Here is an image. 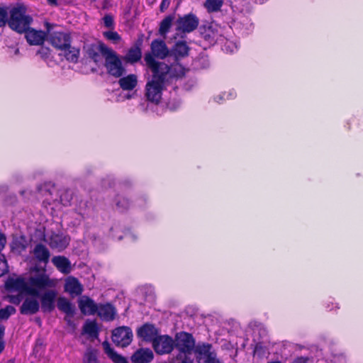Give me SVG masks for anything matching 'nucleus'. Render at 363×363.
Instances as JSON below:
<instances>
[{
  "label": "nucleus",
  "instance_id": "obj_9",
  "mask_svg": "<svg viewBox=\"0 0 363 363\" xmlns=\"http://www.w3.org/2000/svg\"><path fill=\"white\" fill-rule=\"evenodd\" d=\"M152 346L157 353L160 354H168L172 351L174 341L168 335H160L154 340Z\"/></svg>",
  "mask_w": 363,
  "mask_h": 363
},
{
  "label": "nucleus",
  "instance_id": "obj_46",
  "mask_svg": "<svg viewBox=\"0 0 363 363\" xmlns=\"http://www.w3.org/2000/svg\"><path fill=\"white\" fill-rule=\"evenodd\" d=\"M125 238L131 240H135L136 239V235H133L132 233H125Z\"/></svg>",
  "mask_w": 363,
  "mask_h": 363
},
{
  "label": "nucleus",
  "instance_id": "obj_37",
  "mask_svg": "<svg viewBox=\"0 0 363 363\" xmlns=\"http://www.w3.org/2000/svg\"><path fill=\"white\" fill-rule=\"evenodd\" d=\"M8 18L7 11L0 7V27L6 24Z\"/></svg>",
  "mask_w": 363,
  "mask_h": 363
},
{
  "label": "nucleus",
  "instance_id": "obj_38",
  "mask_svg": "<svg viewBox=\"0 0 363 363\" xmlns=\"http://www.w3.org/2000/svg\"><path fill=\"white\" fill-rule=\"evenodd\" d=\"M104 23L107 28H111L113 26V18L111 15H106L104 18Z\"/></svg>",
  "mask_w": 363,
  "mask_h": 363
},
{
  "label": "nucleus",
  "instance_id": "obj_51",
  "mask_svg": "<svg viewBox=\"0 0 363 363\" xmlns=\"http://www.w3.org/2000/svg\"><path fill=\"white\" fill-rule=\"evenodd\" d=\"M57 0H48V2L51 5H57Z\"/></svg>",
  "mask_w": 363,
  "mask_h": 363
},
{
  "label": "nucleus",
  "instance_id": "obj_25",
  "mask_svg": "<svg viewBox=\"0 0 363 363\" xmlns=\"http://www.w3.org/2000/svg\"><path fill=\"white\" fill-rule=\"evenodd\" d=\"M102 345L105 353L114 363H128L124 357L118 354L113 348L111 347V345L108 342H103Z\"/></svg>",
  "mask_w": 363,
  "mask_h": 363
},
{
  "label": "nucleus",
  "instance_id": "obj_12",
  "mask_svg": "<svg viewBox=\"0 0 363 363\" xmlns=\"http://www.w3.org/2000/svg\"><path fill=\"white\" fill-rule=\"evenodd\" d=\"M78 306L81 312L86 315H94L98 310V305L87 296H82L78 299Z\"/></svg>",
  "mask_w": 363,
  "mask_h": 363
},
{
  "label": "nucleus",
  "instance_id": "obj_18",
  "mask_svg": "<svg viewBox=\"0 0 363 363\" xmlns=\"http://www.w3.org/2000/svg\"><path fill=\"white\" fill-rule=\"evenodd\" d=\"M154 357L153 352L150 349H139L131 357L133 363H149Z\"/></svg>",
  "mask_w": 363,
  "mask_h": 363
},
{
  "label": "nucleus",
  "instance_id": "obj_17",
  "mask_svg": "<svg viewBox=\"0 0 363 363\" xmlns=\"http://www.w3.org/2000/svg\"><path fill=\"white\" fill-rule=\"evenodd\" d=\"M169 53V50L163 40H155L151 43V53L152 57L160 59L165 58Z\"/></svg>",
  "mask_w": 363,
  "mask_h": 363
},
{
  "label": "nucleus",
  "instance_id": "obj_49",
  "mask_svg": "<svg viewBox=\"0 0 363 363\" xmlns=\"http://www.w3.org/2000/svg\"><path fill=\"white\" fill-rule=\"evenodd\" d=\"M135 94L133 93V94H126L125 96H124V99H130L131 98H133Z\"/></svg>",
  "mask_w": 363,
  "mask_h": 363
},
{
  "label": "nucleus",
  "instance_id": "obj_34",
  "mask_svg": "<svg viewBox=\"0 0 363 363\" xmlns=\"http://www.w3.org/2000/svg\"><path fill=\"white\" fill-rule=\"evenodd\" d=\"M16 312V309L12 306H7L4 308L0 309V319L4 320Z\"/></svg>",
  "mask_w": 363,
  "mask_h": 363
},
{
  "label": "nucleus",
  "instance_id": "obj_50",
  "mask_svg": "<svg viewBox=\"0 0 363 363\" xmlns=\"http://www.w3.org/2000/svg\"><path fill=\"white\" fill-rule=\"evenodd\" d=\"M181 363H193V361L190 358L185 357Z\"/></svg>",
  "mask_w": 363,
  "mask_h": 363
},
{
  "label": "nucleus",
  "instance_id": "obj_23",
  "mask_svg": "<svg viewBox=\"0 0 363 363\" xmlns=\"http://www.w3.org/2000/svg\"><path fill=\"white\" fill-rule=\"evenodd\" d=\"M211 346L209 344H203L196 347V358L199 363H205V360L209 359L214 354L213 352H211Z\"/></svg>",
  "mask_w": 363,
  "mask_h": 363
},
{
  "label": "nucleus",
  "instance_id": "obj_35",
  "mask_svg": "<svg viewBox=\"0 0 363 363\" xmlns=\"http://www.w3.org/2000/svg\"><path fill=\"white\" fill-rule=\"evenodd\" d=\"M104 35L106 39L112 41L114 43H117L121 40L120 35L116 31L110 30L104 32Z\"/></svg>",
  "mask_w": 363,
  "mask_h": 363
},
{
  "label": "nucleus",
  "instance_id": "obj_7",
  "mask_svg": "<svg viewBox=\"0 0 363 363\" xmlns=\"http://www.w3.org/2000/svg\"><path fill=\"white\" fill-rule=\"evenodd\" d=\"M133 333L128 327H119L112 333V340L118 346L126 347L132 341Z\"/></svg>",
  "mask_w": 363,
  "mask_h": 363
},
{
  "label": "nucleus",
  "instance_id": "obj_15",
  "mask_svg": "<svg viewBox=\"0 0 363 363\" xmlns=\"http://www.w3.org/2000/svg\"><path fill=\"white\" fill-rule=\"evenodd\" d=\"M50 43L54 47L62 51L70 43V36L65 33L56 32L51 36Z\"/></svg>",
  "mask_w": 363,
  "mask_h": 363
},
{
  "label": "nucleus",
  "instance_id": "obj_44",
  "mask_svg": "<svg viewBox=\"0 0 363 363\" xmlns=\"http://www.w3.org/2000/svg\"><path fill=\"white\" fill-rule=\"evenodd\" d=\"M5 244H6V238L3 234L0 233V251L3 250Z\"/></svg>",
  "mask_w": 363,
  "mask_h": 363
},
{
  "label": "nucleus",
  "instance_id": "obj_29",
  "mask_svg": "<svg viewBox=\"0 0 363 363\" xmlns=\"http://www.w3.org/2000/svg\"><path fill=\"white\" fill-rule=\"evenodd\" d=\"M142 57L141 50L138 47L130 48L125 57V60L130 63H135Z\"/></svg>",
  "mask_w": 363,
  "mask_h": 363
},
{
  "label": "nucleus",
  "instance_id": "obj_47",
  "mask_svg": "<svg viewBox=\"0 0 363 363\" xmlns=\"http://www.w3.org/2000/svg\"><path fill=\"white\" fill-rule=\"evenodd\" d=\"M180 105V102H177L176 105H174L173 103L172 102H169L168 104V107L171 109V110H175L177 107H179Z\"/></svg>",
  "mask_w": 363,
  "mask_h": 363
},
{
  "label": "nucleus",
  "instance_id": "obj_11",
  "mask_svg": "<svg viewBox=\"0 0 363 363\" xmlns=\"http://www.w3.org/2000/svg\"><path fill=\"white\" fill-rule=\"evenodd\" d=\"M84 291V286L74 277L69 276L65 279L64 291L72 297L80 296Z\"/></svg>",
  "mask_w": 363,
  "mask_h": 363
},
{
  "label": "nucleus",
  "instance_id": "obj_10",
  "mask_svg": "<svg viewBox=\"0 0 363 363\" xmlns=\"http://www.w3.org/2000/svg\"><path fill=\"white\" fill-rule=\"evenodd\" d=\"M199 23V20L194 14L189 13L177 21V30L190 33L197 28Z\"/></svg>",
  "mask_w": 363,
  "mask_h": 363
},
{
  "label": "nucleus",
  "instance_id": "obj_16",
  "mask_svg": "<svg viewBox=\"0 0 363 363\" xmlns=\"http://www.w3.org/2000/svg\"><path fill=\"white\" fill-rule=\"evenodd\" d=\"M157 328L150 324H145L138 330V336L147 342H154L157 337Z\"/></svg>",
  "mask_w": 363,
  "mask_h": 363
},
{
  "label": "nucleus",
  "instance_id": "obj_28",
  "mask_svg": "<svg viewBox=\"0 0 363 363\" xmlns=\"http://www.w3.org/2000/svg\"><path fill=\"white\" fill-rule=\"evenodd\" d=\"M65 58L70 62H75L79 56V50L75 47H72L70 43L65 49L62 50Z\"/></svg>",
  "mask_w": 363,
  "mask_h": 363
},
{
  "label": "nucleus",
  "instance_id": "obj_33",
  "mask_svg": "<svg viewBox=\"0 0 363 363\" xmlns=\"http://www.w3.org/2000/svg\"><path fill=\"white\" fill-rule=\"evenodd\" d=\"M83 363H99L96 352L87 350L84 355Z\"/></svg>",
  "mask_w": 363,
  "mask_h": 363
},
{
  "label": "nucleus",
  "instance_id": "obj_42",
  "mask_svg": "<svg viewBox=\"0 0 363 363\" xmlns=\"http://www.w3.org/2000/svg\"><path fill=\"white\" fill-rule=\"evenodd\" d=\"M205 363H222L216 358V354H213L209 359L205 360Z\"/></svg>",
  "mask_w": 363,
  "mask_h": 363
},
{
  "label": "nucleus",
  "instance_id": "obj_4",
  "mask_svg": "<svg viewBox=\"0 0 363 363\" xmlns=\"http://www.w3.org/2000/svg\"><path fill=\"white\" fill-rule=\"evenodd\" d=\"M204 38L209 41L210 43H220L223 45V50L226 52L232 53L237 50L238 45L234 41L226 40L223 43V36L218 33V29L213 25L209 26L205 31Z\"/></svg>",
  "mask_w": 363,
  "mask_h": 363
},
{
  "label": "nucleus",
  "instance_id": "obj_31",
  "mask_svg": "<svg viewBox=\"0 0 363 363\" xmlns=\"http://www.w3.org/2000/svg\"><path fill=\"white\" fill-rule=\"evenodd\" d=\"M223 0H206L205 7L208 12H216L220 9Z\"/></svg>",
  "mask_w": 363,
  "mask_h": 363
},
{
  "label": "nucleus",
  "instance_id": "obj_48",
  "mask_svg": "<svg viewBox=\"0 0 363 363\" xmlns=\"http://www.w3.org/2000/svg\"><path fill=\"white\" fill-rule=\"evenodd\" d=\"M308 360L305 358H298L296 359V363H307Z\"/></svg>",
  "mask_w": 363,
  "mask_h": 363
},
{
  "label": "nucleus",
  "instance_id": "obj_8",
  "mask_svg": "<svg viewBox=\"0 0 363 363\" xmlns=\"http://www.w3.org/2000/svg\"><path fill=\"white\" fill-rule=\"evenodd\" d=\"M111 48L103 43L91 44L86 48V53L88 57L95 63L102 60V56L105 58Z\"/></svg>",
  "mask_w": 363,
  "mask_h": 363
},
{
  "label": "nucleus",
  "instance_id": "obj_41",
  "mask_svg": "<svg viewBox=\"0 0 363 363\" xmlns=\"http://www.w3.org/2000/svg\"><path fill=\"white\" fill-rule=\"evenodd\" d=\"M4 337V328H0V354L4 349V342L3 340Z\"/></svg>",
  "mask_w": 363,
  "mask_h": 363
},
{
  "label": "nucleus",
  "instance_id": "obj_19",
  "mask_svg": "<svg viewBox=\"0 0 363 363\" xmlns=\"http://www.w3.org/2000/svg\"><path fill=\"white\" fill-rule=\"evenodd\" d=\"M39 308L40 303L35 298H26L21 307V313L26 315H32L36 313Z\"/></svg>",
  "mask_w": 363,
  "mask_h": 363
},
{
  "label": "nucleus",
  "instance_id": "obj_45",
  "mask_svg": "<svg viewBox=\"0 0 363 363\" xmlns=\"http://www.w3.org/2000/svg\"><path fill=\"white\" fill-rule=\"evenodd\" d=\"M215 99L218 101V102H220V101H223V100H226V93L224 92L221 94H219L218 96H217Z\"/></svg>",
  "mask_w": 363,
  "mask_h": 363
},
{
  "label": "nucleus",
  "instance_id": "obj_30",
  "mask_svg": "<svg viewBox=\"0 0 363 363\" xmlns=\"http://www.w3.org/2000/svg\"><path fill=\"white\" fill-rule=\"evenodd\" d=\"M83 333L89 335L90 337H96L98 335V328L95 321H86L83 327Z\"/></svg>",
  "mask_w": 363,
  "mask_h": 363
},
{
  "label": "nucleus",
  "instance_id": "obj_53",
  "mask_svg": "<svg viewBox=\"0 0 363 363\" xmlns=\"http://www.w3.org/2000/svg\"><path fill=\"white\" fill-rule=\"evenodd\" d=\"M257 1H259L260 4H262L264 1H266L267 0H257Z\"/></svg>",
  "mask_w": 363,
  "mask_h": 363
},
{
  "label": "nucleus",
  "instance_id": "obj_55",
  "mask_svg": "<svg viewBox=\"0 0 363 363\" xmlns=\"http://www.w3.org/2000/svg\"><path fill=\"white\" fill-rule=\"evenodd\" d=\"M15 53H16V54H18V49H16V50Z\"/></svg>",
  "mask_w": 363,
  "mask_h": 363
},
{
  "label": "nucleus",
  "instance_id": "obj_39",
  "mask_svg": "<svg viewBox=\"0 0 363 363\" xmlns=\"http://www.w3.org/2000/svg\"><path fill=\"white\" fill-rule=\"evenodd\" d=\"M38 54L43 58L47 59L50 56V50L47 48H41Z\"/></svg>",
  "mask_w": 363,
  "mask_h": 363
},
{
  "label": "nucleus",
  "instance_id": "obj_40",
  "mask_svg": "<svg viewBox=\"0 0 363 363\" xmlns=\"http://www.w3.org/2000/svg\"><path fill=\"white\" fill-rule=\"evenodd\" d=\"M170 4V0H162L160 4V11H164L169 6Z\"/></svg>",
  "mask_w": 363,
  "mask_h": 363
},
{
  "label": "nucleus",
  "instance_id": "obj_22",
  "mask_svg": "<svg viewBox=\"0 0 363 363\" xmlns=\"http://www.w3.org/2000/svg\"><path fill=\"white\" fill-rule=\"evenodd\" d=\"M98 315L104 320H112L116 315V310L111 304L99 305L96 311Z\"/></svg>",
  "mask_w": 363,
  "mask_h": 363
},
{
  "label": "nucleus",
  "instance_id": "obj_54",
  "mask_svg": "<svg viewBox=\"0 0 363 363\" xmlns=\"http://www.w3.org/2000/svg\"><path fill=\"white\" fill-rule=\"evenodd\" d=\"M268 363H281V362H279V361H277V362H268Z\"/></svg>",
  "mask_w": 363,
  "mask_h": 363
},
{
  "label": "nucleus",
  "instance_id": "obj_2",
  "mask_svg": "<svg viewBox=\"0 0 363 363\" xmlns=\"http://www.w3.org/2000/svg\"><path fill=\"white\" fill-rule=\"evenodd\" d=\"M58 281L56 279H51L45 274H39L30 277L28 281L23 278H16L11 279L8 283V286L28 295L40 298L41 308L44 312H51L55 308V303L57 296V292L55 289L45 290L47 288H55Z\"/></svg>",
  "mask_w": 363,
  "mask_h": 363
},
{
  "label": "nucleus",
  "instance_id": "obj_24",
  "mask_svg": "<svg viewBox=\"0 0 363 363\" xmlns=\"http://www.w3.org/2000/svg\"><path fill=\"white\" fill-rule=\"evenodd\" d=\"M57 306L60 311L67 316L72 317L74 313V306L65 297H59L57 300Z\"/></svg>",
  "mask_w": 363,
  "mask_h": 363
},
{
  "label": "nucleus",
  "instance_id": "obj_5",
  "mask_svg": "<svg viewBox=\"0 0 363 363\" xmlns=\"http://www.w3.org/2000/svg\"><path fill=\"white\" fill-rule=\"evenodd\" d=\"M105 67L107 72L115 77H120L125 72L121 58L112 49H110L105 57Z\"/></svg>",
  "mask_w": 363,
  "mask_h": 363
},
{
  "label": "nucleus",
  "instance_id": "obj_21",
  "mask_svg": "<svg viewBox=\"0 0 363 363\" xmlns=\"http://www.w3.org/2000/svg\"><path fill=\"white\" fill-rule=\"evenodd\" d=\"M138 77L134 74H130L125 77H121L118 84L123 90H133L138 85Z\"/></svg>",
  "mask_w": 363,
  "mask_h": 363
},
{
  "label": "nucleus",
  "instance_id": "obj_27",
  "mask_svg": "<svg viewBox=\"0 0 363 363\" xmlns=\"http://www.w3.org/2000/svg\"><path fill=\"white\" fill-rule=\"evenodd\" d=\"M189 46L183 40L177 42L172 52L176 57H184L189 53Z\"/></svg>",
  "mask_w": 363,
  "mask_h": 363
},
{
  "label": "nucleus",
  "instance_id": "obj_56",
  "mask_svg": "<svg viewBox=\"0 0 363 363\" xmlns=\"http://www.w3.org/2000/svg\"><path fill=\"white\" fill-rule=\"evenodd\" d=\"M61 201L63 202V196H61Z\"/></svg>",
  "mask_w": 363,
  "mask_h": 363
},
{
  "label": "nucleus",
  "instance_id": "obj_36",
  "mask_svg": "<svg viewBox=\"0 0 363 363\" xmlns=\"http://www.w3.org/2000/svg\"><path fill=\"white\" fill-rule=\"evenodd\" d=\"M7 271L8 265L5 257L3 255H0V277L5 274Z\"/></svg>",
  "mask_w": 363,
  "mask_h": 363
},
{
  "label": "nucleus",
  "instance_id": "obj_13",
  "mask_svg": "<svg viewBox=\"0 0 363 363\" xmlns=\"http://www.w3.org/2000/svg\"><path fill=\"white\" fill-rule=\"evenodd\" d=\"M48 242L52 248L61 251L69 245V238L62 233H53L48 239Z\"/></svg>",
  "mask_w": 363,
  "mask_h": 363
},
{
  "label": "nucleus",
  "instance_id": "obj_1",
  "mask_svg": "<svg viewBox=\"0 0 363 363\" xmlns=\"http://www.w3.org/2000/svg\"><path fill=\"white\" fill-rule=\"evenodd\" d=\"M144 60L152 72L151 79L146 83L145 96L147 101L158 104L162 99L163 91L169 84L182 77L185 74V69L179 63L169 66L164 62H158L150 54H146Z\"/></svg>",
  "mask_w": 363,
  "mask_h": 363
},
{
  "label": "nucleus",
  "instance_id": "obj_20",
  "mask_svg": "<svg viewBox=\"0 0 363 363\" xmlns=\"http://www.w3.org/2000/svg\"><path fill=\"white\" fill-rule=\"evenodd\" d=\"M52 262L62 274H67L72 271L71 263L65 257L55 256L52 257Z\"/></svg>",
  "mask_w": 363,
  "mask_h": 363
},
{
  "label": "nucleus",
  "instance_id": "obj_14",
  "mask_svg": "<svg viewBox=\"0 0 363 363\" xmlns=\"http://www.w3.org/2000/svg\"><path fill=\"white\" fill-rule=\"evenodd\" d=\"M23 33H25L26 38L30 45H41L47 36L45 32L30 28V26Z\"/></svg>",
  "mask_w": 363,
  "mask_h": 363
},
{
  "label": "nucleus",
  "instance_id": "obj_26",
  "mask_svg": "<svg viewBox=\"0 0 363 363\" xmlns=\"http://www.w3.org/2000/svg\"><path fill=\"white\" fill-rule=\"evenodd\" d=\"M35 257L43 263H48L50 257V252L47 247L41 244L37 245L33 250Z\"/></svg>",
  "mask_w": 363,
  "mask_h": 363
},
{
  "label": "nucleus",
  "instance_id": "obj_3",
  "mask_svg": "<svg viewBox=\"0 0 363 363\" xmlns=\"http://www.w3.org/2000/svg\"><path fill=\"white\" fill-rule=\"evenodd\" d=\"M32 21V18L26 14L25 8L18 6L11 11V16L8 23L12 30L21 33L28 30Z\"/></svg>",
  "mask_w": 363,
  "mask_h": 363
},
{
  "label": "nucleus",
  "instance_id": "obj_43",
  "mask_svg": "<svg viewBox=\"0 0 363 363\" xmlns=\"http://www.w3.org/2000/svg\"><path fill=\"white\" fill-rule=\"evenodd\" d=\"M226 93V99H232L235 97L236 93L234 90H230Z\"/></svg>",
  "mask_w": 363,
  "mask_h": 363
},
{
  "label": "nucleus",
  "instance_id": "obj_52",
  "mask_svg": "<svg viewBox=\"0 0 363 363\" xmlns=\"http://www.w3.org/2000/svg\"><path fill=\"white\" fill-rule=\"evenodd\" d=\"M46 26H47L48 30L49 31L50 30V24L48 23H46Z\"/></svg>",
  "mask_w": 363,
  "mask_h": 363
},
{
  "label": "nucleus",
  "instance_id": "obj_32",
  "mask_svg": "<svg viewBox=\"0 0 363 363\" xmlns=\"http://www.w3.org/2000/svg\"><path fill=\"white\" fill-rule=\"evenodd\" d=\"M173 20L174 17L172 16H167L162 20L160 26V33L161 35H165L167 34L172 26Z\"/></svg>",
  "mask_w": 363,
  "mask_h": 363
},
{
  "label": "nucleus",
  "instance_id": "obj_6",
  "mask_svg": "<svg viewBox=\"0 0 363 363\" xmlns=\"http://www.w3.org/2000/svg\"><path fill=\"white\" fill-rule=\"evenodd\" d=\"M174 345L179 352L190 354L194 348L195 341L191 335L187 333H180L176 336Z\"/></svg>",
  "mask_w": 363,
  "mask_h": 363
}]
</instances>
